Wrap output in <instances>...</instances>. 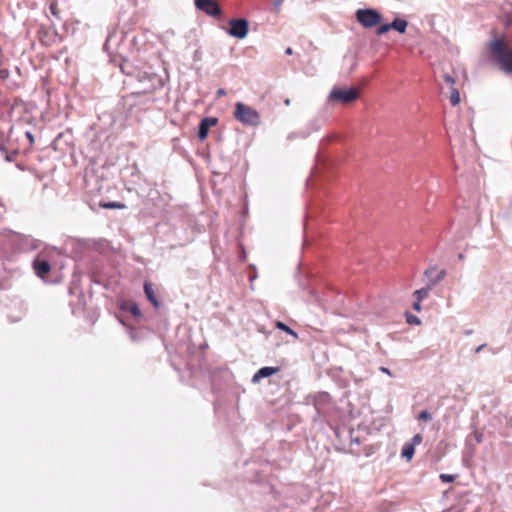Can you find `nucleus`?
<instances>
[{"label": "nucleus", "instance_id": "19", "mask_svg": "<svg viewBox=\"0 0 512 512\" xmlns=\"http://www.w3.org/2000/svg\"><path fill=\"white\" fill-rule=\"evenodd\" d=\"M418 420L430 421L432 420V415L427 410H422L418 415Z\"/></svg>", "mask_w": 512, "mask_h": 512}, {"label": "nucleus", "instance_id": "13", "mask_svg": "<svg viewBox=\"0 0 512 512\" xmlns=\"http://www.w3.org/2000/svg\"><path fill=\"white\" fill-rule=\"evenodd\" d=\"M390 26H391V29L397 31L400 34H404L408 27V22H407V20L402 19V18H395L390 23Z\"/></svg>", "mask_w": 512, "mask_h": 512}, {"label": "nucleus", "instance_id": "3", "mask_svg": "<svg viewBox=\"0 0 512 512\" xmlns=\"http://www.w3.org/2000/svg\"><path fill=\"white\" fill-rule=\"evenodd\" d=\"M359 97V89L350 87L347 89L333 88L327 96L329 103L349 104Z\"/></svg>", "mask_w": 512, "mask_h": 512}, {"label": "nucleus", "instance_id": "28", "mask_svg": "<svg viewBox=\"0 0 512 512\" xmlns=\"http://www.w3.org/2000/svg\"><path fill=\"white\" fill-rule=\"evenodd\" d=\"M283 2L284 0H274L273 5L276 9H279L282 6Z\"/></svg>", "mask_w": 512, "mask_h": 512}, {"label": "nucleus", "instance_id": "17", "mask_svg": "<svg viewBox=\"0 0 512 512\" xmlns=\"http://www.w3.org/2000/svg\"><path fill=\"white\" fill-rule=\"evenodd\" d=\"M450 103L452 106H456L460 103V94L455 87H451L450 91Z\"/></svg>", "mask_w": 512, "mask_h": 512}, {"label": "nucleus", "instance_id": "20", "mask_svg": "<svg viewBox=\"0 0 512 512\" xmlns=\"http://www.w3.org/2000/svg\"><path fill=\"white\" fill-rule=\"evenodd\" d=\"M43 246H44V244L39 240H35V239L30 240V249L31 250H38V249H41Z\"/></svg>", "mask_w": 512, "mask_h": 512}, {"label": "nucleus", "instance_id": "25", "mask_svg": "<svg viewBox=\"0 0 512 512\" xmlns=\"http://www.w3.org/2000/svg\"><path fill=\"white\" fill-rule=\"evenodd\" d=\"M421 302L422 301H419V300H416L414 303H413V309L417 312H420L421 311Z\"/></svg>", "mask_w": 512, "mask_h": 512}, {"label": "nucleus", "instance_id": "23", "mask_svg": "<svg viewBox=\"0 0 512 512\" xmlns=\"http://www.w3.org/2000/svg\"><path fill=\"white\" fill-rule=\"evenodd\" d=\"M444 80L447 84H449L451 87H454V84H455V80L454 78L449 75V74H445L444 75Z\"/></svg>", "mask_w": 512, "mask_h": 512}, {"label": "nucleus", "instance_id": "2", "mask_svg": "<svg viewBox=\"0 0 512 512\" xmlns=\"http://www.w3.org/2000/svg\"><path fill=\"white\" fill-rule=\"evenodd\" d=\"M234 117L245 125L256 127L260 124V115L257 110L242 102L236 103Z\"/></svg>", "mask_w": 512, "mask_h": 512}, {"label": "nucleus", "instance_id": "32", "mask_svg": "<svg viewBox=\"0 0 512 512\" xmlns=\"http://www.w3.org/2000/svg\"><path fill=\"white\" fill-rule=\"evenodd\" d=\"M486 346V344H482L480 346H478L476 349H475V353H479L484 347Z\"/></svg>", "mask_w": 512, "mask_h": 512}, {"label": "nucleus", "instance_id": "22", "mask_svg": "<svg viewBox=\"0 0 512 512\" xmlns=\"http://www.w3.org/2000/svg\"><path fill=\"white\" fill-rule=\"evenodd\" d=\"M407 322L409 324H415V325H419L421 323L420 319L417 316L412 315V314L407 315Z\"/></svg>", "mask_w": 512, "mask_h": 512}, {"label": "nucleus", "instance_id": "18", "mask_svg": "<svg viewBox=\"0 0 512 512\" xmlns=\"http://www.w3.org/2000/svg\"><path fill=\"white\" fill-rule=\"evenodd\" d=\"M391 29L390 23H385L377 27V35H383Z\"/></svg>", "mask_w": 512, "mask_h": 512}, {"label": "nucleus", "instance_id": "24", "mask_svg": "<svg viewBox=\"0 0 512 512\" xmlns=\"http://www.w3.org/2000/svg\"><path fill=\"white\" fill-rule=\"evenodd\" d=\"M25 136L28 138L30 144L33 145L34 144V136H33L32 132L26 131Z\"/></svg>", "mask_w": 512, "mask_h": 512}, {"label": "nucleus", "instance_id": "16", "mask_svg": "<svg viewBox=\"0 0 512 512\" xmlns=\"http://www.w3.org/2000/svg\"><path fill=\"white\" fill-rule=\"evenodd\" d=\"M100 207L103 209H124L125 204L120 202H103L100 203Z\"/></svg>", "mask_w": 512, "mask_h": 512}, {"label": "nucleus", "instance_id": "1", "mask_svg": "<svg viewBox=\"0 0 512 512\" xmlns=\"http://www.w3.org/2000/svg\"><path fill=\"white\" fill-rule=\"evenodd\" d=\"M489 48L493 61L500 69L506 74H512V49L508 48L501 38L492 40Z\"/></svg>", "mask_w": 512, "mask_h": 512}, {"label": "nucleus", "instance_id": "27", "mask_svg": "<svg viewBox=\"0 0 512 512\" xmlns=\"http://www.w3.org/2000/svg\"><path fill=\"white\" fill-rule=\"evenodd\" d=\"M379 370H380L382 373H385V374H387V375H388V376H390V377L392 376L391 371H390L388 368L384 367V366H381V367L379 368Z\"/></svg>", "mask_w": 512, "mask_h": 512}, {"label": "nucleus", "instance_id": "14", "mask_svg": "<svg viewBox=\"0 0 512 512\" xmlns=\"http://www.w3.org/2000/svg\"><path fill=\"white\" fill-rule=\"evenodd\" d=\"M275 327L281 331H284L288 335L292 336L294 339H296V340L298 339V333L296 331H294L293 329H291L287 324H285L281 321H277L275 324Z\"/></svg>", "mask_w": 512, "mask_h": 512}, {"label": "nucleus", "instance_id": "15", "mask_svg": "<svg viewBox=\"0 0 512 512\" xmlns=\"http://www.w3.org/2000/svg\"><path fill=\"white\" fill-rule=\"evenodd\" d=\"M431 288H432V286L430 284H428V286L416 290L414 292V296L416 297V300L423 301L425 298H427Z\"/></svg>", "mask_w": 512, "mask_h": 512}, {"label": "nucleus", "instance_id": "12", "mask_svg": "<svg viewBox=\"0 0 512 512\" xmlns=\"http://www.w3.org/2000/svg\"><path fill=\"white\" fill-rule=\"evenodd\" d=\"M144 292H145V295H146L147 299L150 301V303L155 308H159L160 303H159L158 299L155 296L153 286H152V284L150 282H145L144 283Z\"/></svg>", "mask_w": 512, "mask_h": 512}, {"label": "nucleus", "instance_id": "26", "mask_svg": "<svg viewBox=\"0 0 512 512\" xmlns=\"http://www.w3.org/2000/svg\"><path fill=\"white\" fill-rule=\"evenodd\" d=\"M131 312L135 315V316H140L141 315V312L139 310V308L136 306V305H133L132 308H131Z\"/></svg>", "mask_w": 512, "mask_h": 512}, {"label": "nucleus", "instance_id": "34", "mask_svg": "<svg viewBox=\"0 0 512 512\" xmlns=\"http://www.w3.org/2000/svg\"><path fill=\"white\" fill-rule=\"evenodd\" d=\"M284 103H285V105H286V106H289V105H290V100H289V99H286V100L284 101Z\"/></svg>", "mask_w": 512, "mask_h": 512}, {"label": "nucleus", "instance_id": "9", "mask_svg": "<svg viewBox=\"0 0 512 512\" xmlns=\"http://www.w3.org/2000/svg\"><path fill=\"white\" fill-rule=\"evenodd\" d=\"M33 269L38 277L44 278V276L50 272L51 265L46 260H40L39 258H35L33 261Z\"/></svg>", "mask_w": 512, "mask_h": 512}, {"label": "nucleus", "instance_id": "7", "mask_svg": "<svg viewBox=\"0 0 512 512\" xmlns=\"http://www.w3.org/2000/svg\"><path fill=\"white\" fill-rule=\"evenodd\" d=\"M423 437L421 434H415L409 442H406L403 445L401 456L406 459V461H410L415 453V447L422 443Z\"/></svg>", "mask_w": 512, "mask_h": 512}, {"label": "nucleus", "instance_id": "33", "mask_svg": "<svg viewBox=\"0 0 512 512\" xmlns=\"http://www.w3.org/2000/svg\"><path fill=\"white\" fill-rule=\"evenodd\" d=\"M285 53L287 55H291L292 54V48L288 47L286 50H285Z\"/></svg>", "mask_w": 512, "mask_h": 512}, {"label": "nucleus", "instance_id": "5", "mask_svg": "<svg viewBox=\"0 0 512 512\" xmlns=\"http://www.w3.org/2000/svg\"><path fill=\"white\" fill-rule=\"evenodd\" d=\"M229 30L227 33L234 38L244 39L249 32V23L246 19H231L229 21Z\"/></svg>", "mask_w": 512, "mask_h": 512}, {"label": "nucleus", "instance_id": "6", "mask_svg": "<svg viewBox=\"0 0 512 512\" xmlns=\"http://www.w3.org/2000/svg\"><path fill=\"white\" fill-rule=\"evenodd\" d=\"M196 9L211 17L220 16L222 10L215 0H194Z\"/></svg>", "mask_w": 512, "mask_h": 512}, {"label": "nucleus", "instance_id": "8", "mask_svg": "<svg viewBox=\"0 0 512 512\" xmlns=\"http://www.w3.org/2000/svg\"><path fill=\"white\" fill-rule=\"evenodd\" d=\"M218 120L214 117H205L201 120L199 127H198V137L200 140H204L207 135L209 128L212 126H215L217 124Z\"/></svg>", "mask_w": 512, "mask_h": 512}, {"label": "nucleus", "instance_id": "21", "mask_svg": "<svg viewBox=\"0 0 512 512\" xmlns=\"http://www.w3.org/2000/svg\"><path fill=\"white\" fill-rule=\"evenodd\" d=\"M439 478L443 483H452L455 480V476L451 474H441Z\"/></svg>", "mask_w": 512, "mask_h": 512}, {"label": "nucleus", "instance_id": "11", "mask_svg": "<svg viewBox=\"0 0 512 512\" xmlns=\"http://www.w3.org/2000/svg\"><path fill=\"white\" fill-rule=\"evenodd\" d=\"M436 271V267L435 266H430L426 271H425V275L427 277H430V280H429V284L433 287L435 285H437L439 282H441L445 276H446V271L444 269L440 270L435 277H431V274L432 272Z\"/></svg>", "mask_w": 512, "mask_h": 512}, {"label": "nucleus", "instance_id": "29", "mask_svg": "<svg viewBox=\"0 0 512 512\" xmlns=\"http://www.w3.org/2000/svg\"><path fill=\"white\" fill-rule=\"evenodd\" d=\"M482 437H483V436H482V434H481V433H479V432H476V433H475V439H476V442H477V443H481V442H482Z\"/></svg>", "mask_w": 512, "mask_h": 512}, {"label": "nucleus", "instance_id": "10", "mask_svg": "<svg viewBox=\"0 0 512 512\" xmlns=\"http://www.w3.org/2000/svg\"><path fill=\"white\" fill-rule=\"evenodd\" d=\"M278 371L275 367H262L252 377L253 383H258L262 378H267L274 375Z\"/></svg>", "mask_w": 512, "mask_h": 512}, {"label": "nucleus", "instance_id": "30", "mask_svg": "<svg viewBox=\"0 0 512 512\" xmlns=\"http://www.w3.org/2000/svg\"><path fill=\"white\" fill-rule=\"evenodd\" d=\"M218 97L226 95V91L223 88H219L216 92Z\"/></svg>", "mask_w": 512, "mask_h": 512}, {"label": "nucleus", "instance_id": "31", "mask_svg": "<svg viewBox=\"0 0 512 512\" xmlns=\"http://www.w3.org/2000/svg\"><path fill=\"white\" fill-rule=\"evenodd\" d=\"M296 137H297V134L295 132H292V133L288 134L287 139L288 140H293Z\"/></svg>", "mask_w": 512, "mask_h": 512}, {"label": "nucleus", "instance_id": "35", "mask_svg": "<svg viewBox=\"0 0 512 512\" xmlns=\"http://www.w3.org/2000/svg\"><path fill=\"white\" fill-rule=\"evenodd\" d=\"M463 254H459V259H463Z\"/></svg>", "mask_w": 512, "mask_h": 512}, {"label": "nucleus", "instance_id": "4", "mask_svg": "<svg viewBox=\"0 0 512 512\" xmlns=\"http://www.w3.org/2000/svg\"><path fill=\"white\" fill-rule=\"evenodd\" d=\"M356 19L364 28H372L382 20L381 14L372 8L358 9Z\"/></svg>", "mask_w": 512, "mask_h": 512}]
</instances>
